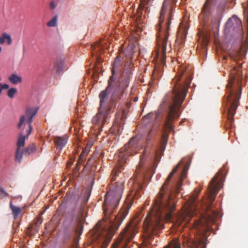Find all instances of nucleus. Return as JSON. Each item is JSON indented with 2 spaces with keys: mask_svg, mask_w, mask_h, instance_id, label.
<instances>
[{
  "mask_svg": "<svg viewBox=\"0 0 248 248\" xmlns=\"http://www.w3.org/2000/svg\"><path fill=\"white\" fill-rule=\"evenodd\" d=\"M207 218H205L202 220H194L193 223V228L203 237L205 236L206 232L210 229L209 225L207 223Z\"/></svg>",
  "mask_w": 248,
  "mask_h": 248,
  "instance_id": "nucleus-17",
  "label": "nucleus"
},
{
  "mask_svg": "<svg viewBox=\"0 0 248 248\" xmlns=\"http://www.w3.org/2000/svg\"><path fill=\"white\" fill-rule=\"evenodd\" d=\"M216 214H217V213L215 211H214L213 213L214 215H216Z\"/></svg>",
  "mask_w": 248,
  "mask_h": 248,
  "instance_id": "nucleus-46",
  "label": "nucleus"
},
{
  "mask_svg": "<svg viewBox=\"0 0 248 248\" xmlns=\"http://www.w3.org/2000/svg\"><path fill=\"white\" fill-rule=\"evenodd\" d=\"M56 4L54 1H51L50 3V8L51 9H54L56 8Z\"/></svg>",
  "mask_w": 248,
  "mask_h": 248,
  "instance_id": "nucleus-39",
  "label": "nucleus"
},
{
  "mask_svg": "<svg viewBox=\"0 0 248 248\" xmlns=\"http://www.w3.org/2000/svg\"><path fill=\"white\" fill-rule=\"evenodd\" d=\"M82 160V156H81V155H80V156H79V158H78V163H82V162H81Z\"/></svg>",
  "mask_w": 248,
  "mask_h": 248,
  "instance_id": "nucleus-42",
  "label": "nucleus"
},
{
  "mask_svg": "<svg viewBox=\"0 0 248 248\" xmlns=\"http://www.w3.org/2000/svg\"><path fill=\"white\" fill-rule=\"evenodd\" d=\"M131 74L130 68H126L122 74L119 84H116L114 87H109V81L108 80L106 89L100 93V106L97 113L92 119L94 125L93 129L95 131L93 134L97 135L103 126L108 123L110 113L115 108L117 101L124 96L129 86Z\"/></svg>",
  "mask_w": 248,
  "mask_h": 248,
  "instance_id": "nucleus-4",
  "label": "nucleus"
},
{
  "mask_svg": "<svg viewBox=\"0 0 248 248\" xmlns=\"http://www.w3.org/2000/svg\"><path fill=\"white\" fill-rule=\"evenodd\" d=\"M181 163L180 162L168 175L157 197L154 200L152 209L145 218L143 227L149 244H152V239H155L153 235H156L164 228L165 221H170L173 218L178 225L184 223L186 225L193 217V212L188 208L177 214L173 213L175 210V201L172 194L179 190L181 182L176 185L174 182H170V180Z\"/></svg>",
  "mask_w": 248,
  "mask_h": 248,
  "instance_id": "nucleus-2",
  "label": "nucleus"
},
{
  "mask_svg": "<svg viewBox=\"0 0 248 248\" xmlns=\"http://www.w3.org/2000/svg\"><path fill=\"white\" fill-rule=\"evenodd\" d=\"M17 92V90L16 88H12L11 89H10L8 91H7V94H8V96L11 98H12L14 97V94L16 93Z\"/></svg>",
  "mask_w": 248,
  "mask_h": 248,
  "instance_id": "nucleus-32",
  "label": "nucleus"
},
{
  "mask_svg": "<svg viewBox=\"0 0 248 248\" xmlns=\"http://www.w3.org/2000/svg\"><path fill=\"white\" fill-rule=\"evenodd\" d=\"M142 145L141 136L137 135L131 138L128 142L115 155L114 160L116 165L111 174L112 182L114 180L117 173L124 169V165L126 162L128 157L136 154L142 147Z\"/></svg>",
  "mask_w": 248,
  "mask_h": 248,
  "instance_id": "nucleus-7",
  "label": "nucleus"
},
{
  "mask_svg": "<svg viewBox=\"0 0 248 248\" xmlns=\"http://www.w3.org/2000/svg\"><path fill=\"white\" fill-rule=\"evenodd\" d=\"M9 87V86L8 84H1V83H0V88H1V91L3 90V89H8Z\"/></svg>",
  "mask_w": 248,
  "mask_h": 248,
  "instance_id": "nucleus-37",
  "label": "nucleus"
},
{
  "mask_svg": "<svg viewBox=\"0 0 248 248\" xmlns=\"http://www.w3.org/2000/svg\"><path fill=\"white\" fill-rule=\"evenodd\" d=\"M4 35L6 37V39L7 40V44L8 45H11L12 42V40L11 39V36L7 34L6 33H4Z\"/></svg>",
  "mask_w": 248,
  "mask_h": 248,
  "instance_id": "nucleus-36",
  "label": "nucleus"
},
{
  "mask_svg": "<svg viewBox=\"0 0 248 248\" xmlns=\"http://www.w3.org/2000/svg\"><path fill=\"white\" fill-rule=\"evenodd\" d=\"M55 66L57 68V72L58 73L60 72L62 70L63 67V61L62 60H61L59 62H57L55 63Z\"/></svg>",
  "mask_w": 248,
  "mask_h": 248,
  "instance_id": "nucleus-33",
  "label": "nucleus"
},
{
  "mask_svg": "<svg viewBox=\"0 0 248 248\" xmlns=\"http://www.w3.org/2000/svg\"><path fill=\"white\" fill-rule=\"evenodd\" d=\"M90 194L87 191L83 192L78 197L74 207L72 209L71 216L72 218L76 216L78 217L82 218L86 212V205L88 201Z\"/></svg>",
  "mask_w": 248,
  "mask_h": 248,
  "instance_id": "nucleus-12",
  "label": "nucleus"
},
{
  "mask_svg": "<svg viewBox=\"0 0 248 248\" xmlns=\"http://www.w3.org/2000/svg\"><path fill=\"white\" fill-rule=\"evenodd\" d=\"M164 248H181L180 243L176 240H173Z\"/></svg>",
  "mask_w": 248,
  "mask_h": 248,
  "instance_id": "nucleus-27",
  "label": "nucleus"
},
{
  "mask_svg": "<svg viewBox=\"0 0 248 248\" xmlns=\"http://www.w3.org/2000/svg\"><path fill=\"white\" fill-rule=\"evenodd\" d=\"M231 59H233L234 61L238 59H241L243 57V55L240 50L235 51L234 52L230 53Z\"/></svg>",
  "mask_w": 248,
  "mask_h": 248,
  "instance_id": "nucleus-23",
  "label": "nucleus"
},
{
  "mask_svg": "<svg viewBox=\"0 0 248 248\" xmlns=\"http://www.w3.org/2000/svg\"><path fill=\"white\" fill-rule=\"evenodd\" d=\"M123 62L120 56L116 57L112 64L111 69V76L109 77L108 80L109 81V87H114L116 84H119V81L117 77L115 75V73L119 70L122 65Z\"/></svg>",
  "mask_w": 248,
  "mask_h": 248,
  "instance_id": "nucleus-14",
  "label": "nucleus"
},
{
  "mask_svg": "<svg viewBox=\"0 0 248 248\" xmlns=\"http://www.w3.org/2000/svg\"><path fill=\"white\" fill-rule=\"evenodd\" d=\"M61 207H62V205H60V206L59 207V208H58V210H57V211H59V210H60V209L61 208Z\"/></svg>",
  "mask_w": 248,
  "mask_h": 248,
  "instance_id": "nucleus-45",
  "label": "nucleus"
},
{
  "mask_svg": "<svg viewBox=\"0 0 248 248\" xmlns=\"http://www.w3.org/2000/svg\"><path fill=\"white\" fill-rule=\"evenodd\" d=\"M10 206L11 209L12 211V213L14 215V218L16 219L20 213L21 209L19 207L13 205L11 202L10 204Z\"/></svg>",
  "mask_w": 248,
  "mask_h": 248,
  "instance_id": "nucleus-24",
  "label": "nucleus"
},
{
  "mask_svg": "<svg viewBox=\"0 0 248 248\" xmlns=\"http://www.w3.org/2000/svg\"><path fill=\"white\" fill-rule=\"evenodd\" d=\"M8 80L13 84L21 83L22 81V78L17 74H12L8 77Z\"/></svg>",
  "mask_w": 248,
  "mask_h": 248,
  "instance_id": "nucleus-22",
  "label": "nucleus"
},
{
  "mask_svg": "<svg viewBox=\"0 0 248 248\" xmlns=\"http://www.w3.org/2000/svg\"><path fill=\"white\" fill-rule=\"evenodd\" d=\"M223 182V174L218 172L211 180L208 186V199L209 201L208 207L210 208L214 202L216 195L219 189L222 187Z\"/></svg>",
  "mask_w": 248,
  "mask_h": 248,
  "instance_id": "nucleus-10",
  "label": "nucleus"
},
{
  "mask_svg": "<svg viewBox=\"0 0 248 248\" xmlns=\"http://www.w3.org/2000/svg\"><path fill=\"white\" fill-rule=\"evenodd\" d=\"M35 150V146L34 144H32L28 147L23 149V153L24 154V155H29L30 154L34 152Z\"/></svg>",
  "mask_w": 248,
  "mask_h": 248,
  "instance_id": "nucleus-26",
  "label": "nucleus"
},
{
  "mask_svg": "<svg viewBox=\"0 0 248 248\" xmlns=\"http://www.w3.org/2000/svg\"><path fill=\"white\" fill-rule=\"evenodd\" d=\"M176 69L178 72L173 79V91L166 94L157 112L148 113L142 120L143 125L150 127L146 137V143L148 144L157 133L159 122L165 119L162 129L163 134L161 140L163 144L161 146L160 153L154 151L147 159L152 162V166L149 170V173L154 172L155 164L159 161L165 150L169 133L173 130L172 123L175 118L180 116V108L186 95L188 87L192 80V71L191 67L181 64L177 68L175 67L174 70L176 71Z\"/></svg>",
  "mask_w": 248,
  "mask_h": 248,
  "instance_id": "nucleus-1",
  "label": "nucleus"
},
{
  "mask_svg": "<svg viewBox=\"0 0 248 248\" xmlns=\"http://www.w3.org/2000/svg\"><path fill=\"white\" fill-rule=\"evenodd\" d=\"M210 218H211V217L209 216V217H208V219H210Z\"/></svg>",
  "mask_w": 248,
  "mask_h": 248,
  "instance_id": "nucleus-49",
  "label": "nucleus"
},
{
  "mask_svg": "<svg viewBox=\"0 0 248 248\" xmlns=\"http://www.w3.org/2000/svg\"><path fill=\"white\" fill-rule=\"evenodd\" d=\"M153 0H141V3L140 5V9H137V17L136 18V22L138 24L143 23V19L145 16H142V11L144 9L145 12H148L149 6L151 4Z\"/></svg>",
  "mask_w": 248,
  "mask_h": 248,
  "instance_id": "nucleus-16",
  "label": "nucleus"
},
{
  "mask_svg": "<svg viewBox=\"0 0 248 248\" xmlns=\"http://www.w3.org/2000/svg\"><path fill=\"white\" fill-rule=\"evenodd\" d=\"M75 233H78V230H75Z\"/></svg>",
  "mask_w": 248,
  "mask_h": 248,
  "instance_id": "nucleus-47",
  "label": "nucleus"
},
{
  "mask_svg": "<svg viewBox=\"0 0 248 248\" xmlns=\"http://www.w3.org/2000/svg\"><path fill=\"white\" fill-rule=\"evenodd\" d=\"M1 194L2 196H7V193L2 188H0V194Z\"/></svg>",
  "mask_w": 248,
  "mask_h": 248,
  "instance_id": "nucleus-40",
  "label": "nucleus"
},
{
  "mask_svg": "<svg viewBox=\"0 0 248 248\" xmlns=\"http://www.w3.org/2000/svg\"><path fill=\"white\" fill-rule=\"evenodd\" d=\"M42 220L41 219H39L38 220V223L40 224L42 223Z\"/></svg>",
  "mask_w": 248,
  "mask_h": 248,
  "instance_id": "nucleus-44",
  "label": "nucleus"
},
{
  "mask_svg": "<svg viewBox=\"0 0 248 248\" xmlns=\"http://www.w3.org/2000/svg\"><path fill=\"white\" fill-rule=\"evenodd\" d=\"M2 91H1V88H0V93H1Z\"/></svg>",
  "mask_w": 248,
  "mask_h": 248,
  "instance_id": "nucleus-48",
  "label": "nucleus"
},
{
  "mask_svg": "<svg viewBox=\"0 0 248 248\" xmlns=\"http://www.w3.org/2000/svg\"><path fill=\"white\" fill-rule=\"evenodd\" d=\"M200 39L202 40L203 46L205 48H206V47L209 42V39L208 37L206 35H202L200 36Z\"/></svg>",
  "mask_w": 248,
  "mask_h": 248,
  "instance_id": "nucleus-31",
  "label": "nucleus"
},
{
  "mask_svg": "<svg viewBox=\"0 0 248 248\" xmlns=\"http://www.w3.org/2000/svg\"><path fill=\"white\" fill-rule=\"evenodd\" d=\"M58 16L55 15L50 21L47 23V26L49 27H55L57 25Z\"/></svg>",
  "mask_w": 248,
  "mask_h": 248,
  "instance_id": "nucleus-30",
  "label": "nucleus"
},
{
  "mask_svg": "<svg viewBox=\"0 0 248 248\" xmlns=\"http://www.w3.org/2000/svg\"><path fill=\"white\" fill-rule=\"evenodd\" d=\"M120 121H121V123L120 122L119 124H118V122H116L115 125L113 126L114 129H115V128L117 129V134L119 135L121 134V132L123 129V120L122 118H121Z\"/></svg>",
  "mask_w": 248,
  "mask_h": 248,
  "instance_id": "nucleus-29",
  "label": "nucleus"
},
{
  "mask_svg": "<svg viewBox=\"0 0 248 248\" xmlns=\"http://www.w3.org/2000/svg\"><path fill=\"white\" fill-rule=\"evenodd\" d=\"M213 4L207 0L202 7L201 13L199 16L200 19L204 24L209 20L210 15L212 10Z\"/></svg>",
  "mask_w": 248,
  "mask_h": 248,
  "instance_id": "nucleus-18",
  "label": "nucleus"
},
{
  "mask_svg": "<svg viewBox=\"0 0 248 248\" xmlns=\"http://www.w3.org/2000/svg\"><path fill=\"white\" fill-rule=\"evenodd\" d=\"M243 7L244 15L248 17V3L243 4Z\"/></svg>",
  "mask_w": 248,
  "mask_h": 248,
  "instance_id": "nucleus-34",
  "label": "nucleus"
},
{
  "mask_svg": "<svg viewBox=\"0 0 248 248\" xmlns=\"http://www.w3.org/2000/svg\"><path fill=\"white\" fill-rule=\"evenodd\" d=\"M78 234H79V235H81V232H78Z\"/></svg>",
  "mask_w": 248,
  "mask_h": 248,
  "instance_id": "nucleus-51",
  "label": "nucleus"
},
{
  "mask_svg": "<svg viewBox=\"0 0 248 248\" xmlns=\"http://www.w3.org/2000/svg\"><path fill=\"white\" fill-rule=\"evenodd\" d=\"M136 223L131 222L127 224L119 235L120 242H116L111 248H126V243L131 240L138 232Z\"/></svg>",
  "mask_w": 248,
  "mask_h": 248,
  "instance_id": "nucleus-9",
  "label": "nucleus"
},
{
  "mask_svg": "<svg viewBox=\"0 0 248 248\" xmlns=\"http://www.w3.org/2000/svg\"><path fill=\"white\" fill-rule=\"evenodd\" d=\"M242 75L239 68L232 66L230 70L229 80L226 85L227 95L224 100V105L227 108V117L230 123L233 121V116L239 105L241 94Z\"/></svg>",
  "mask_w": 248,
  "mask_h": 248,
  "instance_id": "nucleus-6",
  "label": "nucleus"
},
{
  "mask_svg": "<svg viewBox=\"0 0 248 248\" xmlns=\"http://www.w3.org/2000/svg\"><path fill=\"white\" fill-rule=\"evenodd\" d=\"M72 165H73V162L68 163L67 164V168H70Z\"/></svg>",
  "mask_w": 248,
  "mask_h": 248,
  "instance_id": "nucleus-41",
  "label": "nucleus"
},
{
  "mask_svg": "<svg viewBox=\"0 0 248 248\" xmlns=\"http://www.w3.org/2000/svg\"><path fill=\"white\" fill-rule=\"evenodd\" d=\"M145 149L144 150V151ZM145 156V153L144 155H141L140 156V161L137 166V169L135 171V174L134 176L133 184L134 187L133 190L135 193L140 192L143 188L144 181L145 179L146 176L145 174V170H141L143 164L144 162V157Z\"/></svg>",
  "mask_w": 248,
  "mask_h": 248,
  "instance_id": "nucleus-11",
  "label": "nucleus"
},
{
  "mask_svg": "<svg viewBox=\"0 0 248 248\" xmlns=\"http://www.w3.org/2000/svg\"><path fill=\"white\" fill-rule=\"evenodd\" d=\"M221 19V16H217V22H220V20Z\"/></svg>",
  "mask_w": 248,
  "mask_h": 248,
  "instance_id": "nucleus-43",
  "label": "nucleus"
},
{
  "mask_svg": "<svg viewBox=\"0 0 248 248\" xmlns=\"http://www.w3.org/2000/svg\"><path fill=\"white\" fill-rule=\"evenodd\" d=\"M6 37L4 35V33L2 34V36L0 37V44H2L4 43Z\"/></svg>",
  "mask_w": 248,
  "mask_h": 248,
  "instance_id": "nucleus-38",
  "label": "nucleus"
},
{
  "mask_svg": "<svg viewBox=\"0 0 248 248\" xmlns=\"http://www.w3.org/2000/svg\"><path fill=\"white\" fill-rule=\"evenodd\" d=\"M188 170V167L185 165L184 167L183 170L181 171V177L184 178L186 176V172L187 170Z\"/></svg>",
  "mask_w": 248,
  "mask_h": 248,
  "instance_id": "nucleus-35",
  "label": "nucleus"
},
{
  "mask_svg": "<svg viewBox=\"0 0 248 248\" xmlns=\"http://www.w3.org/2000/svg\"><path fill=\"white\" fill-rule=\"evenodd\" d=\"M189 248H205V245L201 239L192 240L189 244Z\"/></svg>",
  "mask_w": 248,
  "mask_h": 248,
  "instance_id": "nucleus-21",
  "label": "nucleus"
},
{
  "mask_svg": "<svg viewBox=\"0 0 248 248\" xmlns=\"http://www.w3.org/2000/svg\"><path fill=\"white\" fill-rule=\"evenodd\" d=\"M67 137L66 135L62 137H55L54 141L57 149L61 150L67 142Z\"/></svg>",
  "mask_w": 248,
  "mask_h": 248,
  "instance_id": "nucleus-20",
  "label": "nucleus"
},
{
  "mask_svg": "<svg viewBox=\"0 0 248 248\" xmlns=\"http://www.w3.org/2000/svg\"><path fill=\"white\" fill-rule=\"evenodd\" d=\"M223 59H226V57L224 56V57H223Z\"/></svg>",
  "mask_w": 248,
  "mask_h": 248,
  "instance_id": "nucleus-50",
  "label": "nucleus"
},
{
  "mask_svg": "<svg viewBox=\"0 0 248 248\" xmlns=\"http://www.w3.org/2000/svg\"><path fill=\"white\" fill-rule=\"evenodd\" d=\"M225 31L227 33H231V35H237L239 36V44L242 45L241 35L243 33L242 23L237 16L234 15L228 20L225 24Z\"/></svg>",
  "mask_w": 248,
  "mask_h": 248,
  "instance_id": "nucleus-13",
  "label": "nucleus"
},
{
  "mask_svg": "<svg viewBox=\"0 0 248 248\" xmlns=\"http://www.w3.org/2000/svg\"><path fill=\"white\" fill-rule=\"evenodd\" d=\"M176 1L177 0H164L160 12L158 23L156 27L158 48L155 56L160 63V66H155L153 71V76L154 78H159L161 76V68L166 62V46L171 24L172 5L175 4Z\"/></svg>",
  "mask_w": 248,
  "mask_h": 248,
  "instance_id": "nucleus-5",
  "label": "nucleus"
},
{
  "mask_svg": "<svg viewBox=\"0 0 248 248\" xmlns=\"http://www.w3.org/2000/svg\"><path fill=\"white\" fill-rule=\"evenodd\" d=\"M124 53L125 56L126 57V59H127V62L124 65V69L123 71L125 70L126 68H130L131 72H132V58L133 55V49L132 46H129L127 47L124 51ZM124 72H123V73ZM132 73H131L130 78L132 77Z\"/></svg>",
  "mask_w": 248,
  "mask_h": 248,
  "instance_id": "nucleus-19",
  "label": "nucleus"
},
{
  "mask_svg": "<svg viewBox=\"0 0 248 248\" xmlns=\"http://www.w3.org/2000/svg\"><path fill=\"white\" fill-rule=\"evenodd\" d=\"M39 108L38 107H28L25 110L24 115H22L19 119V122L17 124L18 128H21L25 120L27 121V123L28 126V129L27 131L26 135L24 136L21 134L17 140V148L20 149L21 147H23L25 145V141L26 138H28L31 134L32 130L31 123L34 116L37 114Z\"/></svg>",
  "mask_w": 248,
  "mask_h": 248,
  "instance_id": "nucleus-8",
  "label": "nucleus"
},
{
  "mask_svg": "<svg viewBox=\"0 0 248 248\" xmlns=\"http://www.w3.org/2000/svg\"><path fill=\"white\" fill-rule=\"evenodd\" d=\"M124 183L117 182L109 186V190L106 193L103 204L105 223L108 222V227L104 226L99 222L96 225V230L93 240L98 245L99 248H106L113 235L118 230L123 220L128 214L130 206L124 205L114 218L111 217L114 210L118 206L124 190Z\"/></svg>",
  "mask_w": 248,
  "mask_h": 248,
  "instance_id": "nucleus-3",
  "label": "nucleus"
},
{
  "mask_svg": "<svg viewBox=\"0 0 248 248\" xmlns=\"http://www.w3.org/2000/svg\"><path fill=\"white\" fill-rule=\"evenodd\" d=\"M23 155H24V154L23 153V150H20V149H16L15 154L16 161L19 163H20L22 160Z\"/></svg>",
  "mask_w": 248,
  "mask_h": 248,
  "instance_id": "nucleus-25",
  "label": "nucleus"
},
{
  "mask_svg": "<svg viewBox=\"0 0 248 248\" xmlns=\"http://www.w3.org/2000/svg\"><path fill=\"white\" fill-rule=\"evenodd\" d=\"M188 28L187 21L183 20L181 22L177 31L176 42L178 44L182 45L184 43Z\"/></svg>",
  "mask_w": 248,
  "mask_h": 248,
  "instance_id": "nucleus-15",
  "label": "nucleus"
},
{
  "mask_svg": "<svg viewBox=\"0 0 248 248\" xmlns=\"http://www.w3.org/2000/svg\"><path fill=\"white\" fill-rule=\"evenodd\" d=\"M91 48L93 51L96 52L102 50L104 47L101 42H97L94 45H92Z\"/></svg>",
  "mask_w": 248,
  "mask_h": 248,
  "instance_id": "nucleus-28",
  "label": "nucleus"
}]
</instances>
